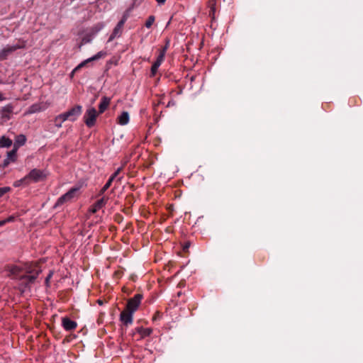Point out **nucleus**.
<instances>
[{"mask_svg":"<svg viewBox=\"0 0 363 363\" xmlns=\"http://www.w3.org/2000/svg\"><path fill=\"white\" fill-rule=\"evenodd\" d=\"M6 275L13 279H19L26 286L35 281L41 272L37 263H26L23 266L7 265Z\"/></svg>","mask_w":363,"mask_h":363,"instance_id":"f257e3e1","label":"nucleus"},{"mask_svg":"<svg viewBox=\"0 0 363 363\" xmlns=\"http://www.w3.org/2000/svg\"><path fill=\"white\" fill-rule=\"evenodd\" d=\"M80 187H73L70 189L66 194L61 196L57 201L55 206H61L65 203L70 202L79 196Z\"/></svg>","mask_w":363,"mask_h":363,"instance_id":"f03ea898","label":"nucleus"},{"mask_svg":"<svg viewBox=\"0 0 363 363\" xmlns=\"http://www.w3.org/2000/svg\"><path fill=\"white\" fill-rule=\"evenodd\" d=\"M47 176L48 173L45 170L33 169L26 175V177L30 184L31 182L37 183L43 181L47 178Z\"/></svg>","mask_w":363,"mask_h":363,"instance_id":"7ed1b4c3","label":"nucleus"},{"mask_svg":"<svg viewBox=\"0 0 363 363\" xmlns=\"http://www.w3.org/2000/svg\"><path fill=\"white\" fill-rule=\"evenodd\" d=\"M26 44V43L25 40H19L18 43L16 45L6 46L0 52V60H5L9 54L15 52L18 49L25 48Z\"/></svg>","mask_w":363,"mask_h":363,"instance_id":"20e7f679","label":"nucleus"},{"mask_svg":"<svg viewBox=\"0 0 363 363\" xmlns=\"http://www.w3.org/2000/svg\"><path fill=\"white\" fill-rule=\"evenodd\" d=\"M99 113L94 107L89 108L86 111L84 115V121L86 126L91 128L95 125Z\"/></svg>","mask_w":363,"mask_h":363,"instance_id":"39448f33","label":"nucleus"},{"mask_svg":"<svg viewBox=\"0 0 363 363\" xmlns=\"http://www.w3.org/2000/svg\"><path fill=\"white\" fill-rule=\"evenodd\" d=\"M167 50V46H164L160 50V53L157 57L156 61L153 63L151 67V76L154 77L157 72L158 68L162 65L164 60L165 54Z\"/></svg>","mask_w":363,"mask_h":363,"instance_id":"423d86ee","label":"nucleus"},{"mask_svg":"<svg viewBox=\"0 0 363 363\" xmlns=\"http://www.w3.org/2000/svg\"><path fill=\"white\" fill-rule=\"evenodd\" d=\"M50 106L48 101H41L31 105L26 111L25 115H30L46 110Z\"/></svg>","mask_w":363,"mask_h":363,"instance_id":"0eeeda50","label":"nucleus"},{"mask_svg":"<svg viewBox=\"0 0 363 363\" xmlns=\"http://www.w3.org/2000/svg\"><path fill=\"white\" fill-rule=\"evenodd\" d=\"M142 299V294H135L133 298H130L128 301L126 309L133 313L135 312L138 310L139 306L140 305Z\"/></svg>","mask_w":363,"mask_h":363,"instance_id":"6e6552de","label":"nucleus"},{"mask_svg":"<svg viewBox=\"0 0 363 363\" xmlns=\"http://www.w3.org/2000/svg\"><path fill=\"white\" fill-rule=\"evenodd\" d=\"M14 106L11 104H8L0 109V118L2 122L9 121L13 115Z\"/></svg>","mask_w":363,"mask_h":363,"instance_id":"1a4fd4ad","label":"nucleus"},{"mask_svg":"<svg viewBox=\"0 0 363 363\" xmlns=\"http://www.w3.org/2000/svg\"><path fill=\"white\" fill-rule=\"evenodd\" d=\"M82 107L79 105H77L67 111H66V115L67 116V119L72 121H74L78 116H79L82 113Z\"/></svg>","mask_w":363,"mask_h":363,"instance_id":"9d476101","label":"nucleus"},{"mask_svg":"<svg viewBox=\"0 0 363 363\" xmlns=\"http://www.w3.org/2000/svg\"><path fill=\"white\" fill-rule=\"evenodd\" d=\"M107 53L105 51H100L99 52H97L96 55H94V56L84 60L83 62H82L74 70H77L83 67H84L88 62H92V61H95V60H99L102 57H104L105 56H106Z\"/></svg>","mask_w":363,"mask_h":363,"instance_id":"9b49d317","label":"nucleus"},{"mask_svg":"<svg viewBox=\"0 0 363 363\" xmlns=\"http://www.w3.org/2000/svg\"><path fill=\"white\" fill-rule=\"evenodd\" d=\"M108 198L103 196L101 199L98 200L94 204H93L89 209V212L95 213L101 208H102L106 204Z\"/></svg>","mask_w":363,"mask_h":363,"instance_id":"f8f14e48","label":"nucleus"},{"mask_svg":"<svg viewBox=\"0 0 363 363\" xmlns=\"http://www.w3.org/2000/svg\"><path fill=\"white\" fill-rule=\"evenodd\" d=\"M62 325L65 330L72 331L76 329L77 323L67 317H64L62 319Z\"/></svg>","mask_w":363,"mask_h":363,"instance_id":"ddd939ff","label":"nucleus"},{"mask_svg":"<svg viewBox=\"0 0 363 363\" xmlns=\"http://www.w3.org/2000/svg\"><path fill=\"white\" fill-rule=\"evenodd\" d=\"M133 312L125 309L121 313L120 319L125 325L131 324L133 322Z\"/></svg>","mask_w":363,"mask_h":363,"instance_id":"4468645a","label":"nucleus"},{"mask_svg":"<svg viewBox=\"0 0 363 363\" xmlns=\"http://www.w3.org/2000/svg\"><path fill=\"white\" fill-rule=\"evenodd\" d=\"M17 151L18 150L15 147L7 153V157L4 161V166H8L11 162H14L17 160Z\"/></svg>","mask_w":363,"mask_h":363,"instance_id":"2eb2a0df","label":"nucleus"},{"mask_svg":"<svg viewBox=\"0 0 363 363\" xmlns=\"http://www.w3.org/2000/svg\"><path fill=\"white\" fill-rule=\"evenodd\" d=\"M111 102V99L107 96H103L99 105V113H103L108 107Z\"/></svg>","mask_w":363,"mask_h":363,"instance_id":"dca6fc26","label":"nucleus"},{"mask_svg":"<svg viewBox=\"0 0 363 363\" xmlns=\"http://www.w3.org/2000/svg\"><path fill=\"white\" fill-rule=\"evenodd\" d=\"M129 120H130V116H129V113L127 111H123L117 118V122L121 125H127L129 122Z\"/></svg>","mask_w":363,"mask_h":363,"instance_id":"f3484780","label":"nucleus"},{"mask_svg":"<svg viewBox=\"0 0 363 363\" xmlns=\"http://www.w3.org/2000/svg\"><path fill=\"white\" fill-rule=\"evenodd\" d=\"M26 142V137L22 134L18 135L15 138V143H14L13 147H15L18 150L19 148V147L25 145Z\"/></svg>","mask_w":363,"mask_h":363,"instance_id":"a211bd4d","label":"nucleus"},{"mask_svg":"<svg viewBox=\"0 0 363 363\" xmlns=\"http://www.w3.org/2000/svg\"><path fill=\"white\" fill-rule=\"evenodd\" d=\"M67 120L68 119L65 112L57 116L55 118V126L57 128L62 127V123Z\"/></svg>","mask_w":363,"mask_h":363,"instance_id":"6ab92c4d","label":"nucleus"},{"mask_svg":"<svg viewBox=\"0 0 363 363\" xmlns=\"http://www.w3.org/2000/svg\"><path fill=\"white\" fill-rule=\"evenodd\" d=\"M67 120L68 119L65 112L57 116L55 118V126L57 128L62 127V123Z\"/></svg>","mask_w":363,"mask_h":363,"instance_id":"aec40b11","label":"nucleus"},{"mask_svg":"<svg viewBox=\"0 0 363 363\" xmlns=\"http://www.w3.org/2000/svg\"><path fill=\"white\" fill-rule=\"evenodd\" d=\"M67 120L68 119L65 112L57 116L55 118V126L57 128L62 127V123Z\"/></svg>","mask_w":363,"mask_h":363,"instance_id":"412c9836","label":"nucleus"},{"mask_svg":"<svg viewBox=\"0 0 363 363\" xmlns=\"http://www.w3.org/2000/svg\"><path fill=\"white\" fill-rule=\"evenodd\" d=\"M67 120L68 119L65 112L57 116L55 118V126L57 128L62 127V123Z\"/></svg>","mask_w":363,"mask_h":363,"instance_id":"4be33fe9","label":"nucleus"},{"mask_svg":"<svg viewBox=\"0 0 363 363\" xmlns=\"http://www.w3.org/2000/svg\"><path fill=\"white\" fill-rule=\"evenodd\" d=\"M138 333L140 335L141 337H145L151 335L152 330L150 328H138Z\"/></svg>","mask_w":363,"mask_h":363,"instance_id":"5701e85b","label":"nucleus"},{"mask_svg":"<svg viewBox=\"0 0 363 363\" xmlns=\"http://www.w3.org/2000/svg\"><path fill=\"white\" fill-rule=\"evenodd\" d=\"M12 145V140L6 138V136H2L0 138V147H9Z\"/></svg>","mask_w":363,"mask_h":363,"instance_id":"b1692460","label":"nucleus"},{"mask_svg":"<svg viewBox=\"0 0 363 363\" xmlns=\"http://www.w3.org/2000/svg\"><path fill=\"white\" fill-rule=\"evenodd\" d=\"M29 184L26 176H25L23 178L16 180L13 182V186L14 187H19L22 185L28 186Z\"/></svg>","mask_w":363,"mask_h":363,"instance_id":"393cba45","label":"nucleus"},{"mask_svg":"<svg viewBox=\"0 0 363 363\" xmlns=\"http://www.w3.org/2000/svg\"><path fill=\"white\" fill-rule=\"evenodd\" d=\"M122 28L118 27V26L116 25L115 27L113 33L111 34L109 40H112L114 38H116L117 35H119L121 33Z\"/></svg>","mask_w":363,"mask_h":363,"instance_id":"a878e982","label":"nucleus"},{"mask_svg":"<svg viewBox=\"0 0 363 363\" xmlns=\"http://www.w3.org/2000/svg\"><path fill=\"white\" fill-rule=\"evenodd\" d=\"M112 182H113L111 181V179H108V180L106 183V184L100 190V191L99 193V196L103 195L105 193V191L111 186Z\"/></svg>","mask_w":363,"mask_h":363,"instance_id":"bb28decb","label":"nucleus"},{"mask_svg":"<svg viewBox=\"0 0 363 363\" xmlns=\"http://www.w3.org/2000/svg\"><path fill=\"white\" fill-rule=\"evenodd\" d=\"M154 22L155 17L153 16H150L145 22V26L149 28L152 26Z\"/></svg>","mask_w":363,"mask_h":363,"instance_id":"cd10ccee","label":"nucleus"},{"mask_svg":"<svg viewBox=\"0 0 363 363\" xmlns=\"http://www.w3.org/2000/svg\"><path fill=\"white\" fill-rule=\"evenodd\" d=\"M11 191V188L9 186L0 187V197H1L5 194Z\"/></svg>","mask_w":363,"mask_h":363,"instance_id":"c85d7f7f","label":"nucleus"},{"mask_svg":"<svg viewBox=\"0 0 363 363\" xmlns=\"http://www.w3.org/2000/svg\"><path fill=\"white\" fill-rule=\"evenodd\" d=\"M122 170V167H119L117 170L110 177L109 179H111L113 182L116 177L120 174Z\"/></svg>","mask_w":363,"mask_h":363,"instance_id":"c756f323","label":"nucleus"},{"mask_svg":"<svg viewBox=\"0 0 363 363\" xmlns=\"http://www.w3.org/2000/svg\"><path fill=\"white\" fill-rule=\"evenodd\" d=\"M216 2V0H208L209 6L213 11L215 9Z\"/></svg>","mask_w":363,"mask_h":363,"instance_id":"7c9ffc66","label":"nucleus"},{"mask_svg":"<svg viewBox=\"0 0 363 363\" xmlns=\"http://www.w3.org/2000/svg\"><path fill=\"white\" fill-rule=\"evenodd\" d=\"M16 219V216H10L9 217H8L6 219V223H11V222H13Z\"/></svg>","mask_w":363,"mask_h":363,"instance_id":"2f4dec72","label":"nucleus"},{"mask_svg":"<svg viewBox=\"0 0 363 363\" xmlns=\"http://www.w3.org/2000/svg\"><path fill=\"white\" fill-rule=\"evenodd\" d=\"M125 18H123V19L121 20V21L118 23L117 26H118V27H121V28H123V26H124V23H125Z\"/></svg>","mask_w":363,"mask_h":363,"instance_id":"473e14b6","label":"nucleus"},{"mask_svg":"<svg viewBox=\"0 0 363 363\" xmlns=\"http://www.w3.org/2000/svg\"><path fill=\"white\" fill-rule=\"evenodd\" d=\"M158 4L162 5L164 4L166 0H155Z\"/></svg>","mask_w":363,"mask_h":363,"instance_id":"72a5a7b5","label":"nucleus"},{"mask_svg":"<svg viewBox=\"0 0 363 363\" xmlns=\"http://www.w3.org/2000/svg\"><path fill=\"white\" fill-rule=\"evenodd\" d=\"M6 223H6V219L2 220H0V227H1V226L4 225H5V224H6Z\"/></svg>","mask_w":363,"mask_h":363,"instance_id":"f704fd0d","label":"nucleus"},{"mask_svg":"<svg viewBox=\"0 0 363 363\" xmlns=\"http://www.w3.org/2000/svg\"><path fill=\"white\" fill-rule=\"evenodd\" d=\"M4 100H5V97H4V94L0 91V101H4Z\"/></svg>","mask_w":363,"mask_h":363,"instance_id":"c9c22d12","label":"nucleus"},{"mask_svg":"<svg viewBox=\"0 0 363 363\" xmlns=\"http://www.w3.org/2000/svg\"><path fill=\"white\" fill-rule=\"evenodd\" d=\"M52 277V273H50V274L47 277L46 279H45V282L46 283H48L50 279Z\"/></svg>","mask_w":363,"mask_h":363,"instance_id":"e433bc0d","label":"nucleus"},{"mask_svg":"<svg viewBox=\"0 0 363 363\" xmlns=\"http://www.w3.org/2000/svg\"><path fill=\"white\" fill-rule=\"evenodd\" d=\"M1 83H2V81H1V79H0V84H1Z\"/></svg>","mask_w":363,"mask_h":363,"instance_id":"4c0bfd02","label":"nucleus"}]
</instances>
